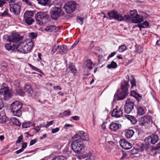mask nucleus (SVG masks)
Returning <instances> with one entry per match:
<instances>
[{
    "instance_id": "f257e3e1",
    "label": "nucleus",
    "mask_w": 160,
    "mask_h": 160,
    "mask_svg": "<svg viewBox=\"0 0 160 160\" xmlns=\"http://www.w3.org/2000/svg\"><path fill=\"white\" fill-rule=\"evenodd\" d=\"M33 43L30 39L25 40L20 42L17 46V49L20 52L27 53L32 49Z\"/></svg>"
},
{
    "instance_id": "f03ea898",
    "label": "nucleus",
    "mask_w": 160,
    "mask_h": 160,
    "mask_svg": "<svg viewBox=\"0 0 160 160\" xmlns=\"http://www.w3.org/2000/svg\"><path fill=\"white\" fill-rule=\"evenodd\" d=\"M49 15L46 12H39L35 15V18L37 23L41 25H44L49 21Z\"/></svg>"
},
{
    "instance_id": "7ed1b4c3",
    "label": "nucleus",
    "mask_w": 160,
    "mask_h": 160,
    "mask_svg": "<svg viewBox=\"0 0 160 160\" xmlns=\"http://www.w3.org/2000/svg\"><path fill=\"white\" fill-rule=\"evenodd\" d=\"M73 140L71 143V148L75 152L79 153L84 147V144L79 136L77 138L73 137Z\"/></svg>"
},
{
    "instance_id": "20e7f679",
    "label": "nucleus",
    "mask_w": 160,
    "mask_h": 160,
    "mask_svg": "<svg viewBox=\"0 0 160 160\" xmlns=\"http://www.w3.org/2000/svg\"><path fill=\"white\" fill-rule=\"evenodd\" d=\"M124 18L126 20L131 19L132 22L134 23L140 22L143 21V17L138 14L136 10L131 11L130 15H124Z\"/></svg>"
},
{
    "instance_id": "39448f33",
    "label": "nucleus",
    "mask_w": 160,
    "mask_h": 160,
    "mask_svg": "<svg viewBox=\"0 0 160 160\" xmlns=\"http://www.w3.org/2000/svg\"><path fill=\"white\" fill-rule=\"evenodd\" d=\"M22 104L18 101L13 102L11 105V111L14 116L20 117L22 115L20 109L22 108Z\"/></svg>"
},
{
    "instance_id": "423d86ee",
    "label": "nucleus",
    "mask_w": 160,
    "mask_h": 160,
    "mask_svg": "<svg viewBox=\"0 0 160 160\" xmlns=\"http://www.w3.org/2000/svg\"><path fill=\"white\" fill-rule=\"evenodd\" d=\"M0 94L3 96V99L7 100L11 98L12 93L8 85L5 83H3L0 89Z\"/></svg>"
},
{
    "instance_id": "0eeeda50",
    "label": "nucleus",
    "mask_w": 160,
    "mask_h": 160,
    "mask_svg": "<svg viewBox=\"0 0 160 160\" xmlns=\"http://www.w3.org/2000/svg\"><path fill=\"white\" fill-rule=\"evenodd\" d=\"M50 15L52 19L56 20L61 16L63 15L64 12L60 7H54L50 10Z\"/></svg>"
},
{
    "instance_id": "6e6552de",
    "label": "nucleus",
    "mask_w": 160,
    "mask_h": 160,
    "mask_svg": "<svg viewBox=\"0 0 160 160\" xmlns=\"http://www.w3.org/2000/svg\"><path fill=\"white\" fill-rule=\"evenodd\" d=\"M34 14L32 11H26L23 15L24 20L28 25H30L34 22V19L32 18Z\"/></svg>"
},
{
    "instance_id": "1a4fd4ad",
    "label": "nucleus",
    "mask_w": 160,
    "mask_h": 160,
    "mask_svg": "<svg viewBox=\"0 0 160 160\" xmlns=\"http://www.w3.org/2000/svg\"><path fill=\"white\" fill-rule=\"evenodd\" d=\"M107 13L110 19H114L118 21H121L124 20V18L115 11H110Z\"/></svg>"
},
{
    "instance_id": "9d476101",
    "label": "nucleus",
    "mask_w": 160,
    "mask_h": 160,
    "mask_svg": "<svg viewBox=\"0 0 160 160\" xmlns=\"http://www.w3.org/2000/svg\"><path fill=\"white\" fill-rule=\"evenodd\" d=\"M76 5V3L75 2L71 1L66 3L63 8L67 13H71L74 11Z\"/></svg>"
},
{
    "instance_id": "9b49d317",
    "label": "nucleus",
    "mask_w": 160,
    "mask_h": 160,
    "mask_svg": "<svg viewBox=\"0 0 160 160\" xmlns=\"http://www.w3.org/2000/svg\"><path fill=\"white\" fill-rule=\"evenodd\" d=\"M10 10L15 15H18L21 10V6L19 2L14 4H10Z\"/></svg>"
},
{
    "instance_id": "f8f14e48",
    "label": "nucleus",
    "mask_w": 160,
    "mask_h": 160,
    "mask_svg": "<svg viewBox=\"0 0 160 160\" xmlns=\"http://www.w3.org/2000/svg\"><path fill=\"white\" fill-rule=\"evenodd\" d=\"M128 93V92H126L121 89V90L118 91L117 93L114 95V100H119L123 99L126 98Z\"/></svg>"
},
{
    "instance_id": "ddd939ff",
    "label": "nucleus",
    "mask_w": 160,
    "mask_h": 160,
    "mask_svg": "<svg viewBox=\"0 0 160 160\" xmlns=\"http://www.w3.org/2000/svg\"><path fill=\"white\" fill-rule=\"evenodd\" d=\"M21 39L20 35L18 34L13 33L12 35L8 37V40L9 42L13 43L12 45L15 46V43Z\"/></svg>"
},
{
    "instance_id": "4468645a",
    "label": "nucleus",
    "mask_w": 160,
    "mask_h": 160,
    "mask_svg": "<svg viewBox=\"0 0 160 160\" xmlns=\"http://www.w3.org/2000/svg\"><path fill=\"white\" fill-rule=\"evenodd\" d=\"M119 142L122 148L125 150L129 149L132 146L131 143L124 139L120 140Z\"/></svg>"
},
{
    "instance_id": "2eb2a0df",
    "label": "nucleus",
    "mask_w": 160,
    "mask_h": 160,
    "mask_svg": "<svg viewBox=\"0 0 160 160\" xmlns=\"http://www.w3.org/2000/svg\"><path fill=\"white\" fill-rule=\"evenodd\" d=\"M150 136L146 138L144 140L145 144H141L140 146L141 151L142 152L144 150L147 151L150 147Z\"/></svg>"
},
{
    "instance_id": "dca6fc26",
    "label": "nucleus",
    "mask_w": 160,
    "mask_h": 160,
    "mask_svg": "<svg viewBox=\"0 0 160 160\" xmlns=\"http://www.w3.org/2000/svg\"><path fill=\"white\" fill-rule=\"evenodd\" d=\"M75 138H77L78 136L80 137V140L83 141H88L89 140V137L88 134L83 131H81L78 134L75 135L74 136Z\"/></svg>"
},
{
    "instance_id": "f3484780",
    "label": "nucleus",
    "mask_w": 160,
    "mask_h": 160,
    "mask_svg": "<svg viewBox=\"0 0 160 160\" xmlns=\"http://www.w3.org/2000/svg\"><path fill=\"white\" fill-rule=\"evenodd\" d=\"M24 90L28 93L29 96L32 98H35L37 96L35 93H34L32 87L29 85H26L24 88Z\"/></svg>"
},
{
    "instance_id": "a211bd4d",
    "label": "nucleus",
    "mask_w": 160,
    "mask_h": 160,
    "mask_svg": "<svg viewBox=\"0 0 160 160\" xmlns=\"http://www.w3.org/2000/svg\"><path fill=\"white\" fill-rule=\"evenodd\" d=\"M122 110L121 108H115L113 109L111 113L112 116L116 118H119L122 115Z\"/></svg>"
},
{
    "instance_id": "6ab92c4d",
    "label": "nucleus",
    "mask_w": 160,
    "mask_h": 160,
    "mask_svg": "<svg viewBox=\"0 0 160 160\" xmlns=\"http://www.w3.org/2000/svg\"><path fill=\"white\" fill-rule=\"evenodd\" d=\"M83 66L85 69H88L91 70L94 66V64L90 59H88L85 62Z\"/></svg>"
},
{
    "instance_id": "aec40b11",
    "label": "nucleus",
    "mask_w": 160,
    "mask_h": 160,
    "mask_svg": "<svg viewBox=\"0 0 160 160\" xmlns=\"http://www.w3.org/2000/svg\"><path fill=\"white\" fill-rule=\"evenodd\" d=\"M127 79L128 82L125 81H123L121 83V89L126 92H128V88L129 87V85L128 84V82L129 80V76H127Z\"/></svg>"
},
{
    "instance_id": "412c9836",
    "label": "nucleus",
    "mask_w": 160,
    "mask_h": 160,
    "mask_svg": "<svg viewBox=\"0 0 160 160\" xmlns=\"http://www.w3.org/2000/svg\"><path fill=\"white\" fill-rule=\"evenodd\" d=\"M60 28L59 27H56L53 25H49L47 26L45 30L49 32H57L59 31Z\"/></svg>"
},
{
    "instance_id": "4be33fe9",
    "label": "nucleus",
    "mask_w": 160,
    "mask_h": 160,
    "mask_svg": "<svg viewBox=\"0 0 160 160\" xmlns=\"http://www.w3.org/2000/svg\"><path fill=\"white\" fill-rule=\"evenodd\" d=\"M121 127V125L118 123L112 122L109 125V128L110 129L113 131H115L120 128Z\"/></svg>"
},
{
    "instance_id": "5701e85b",
    "label": "nucleus",
    "mask_w": 160,
    "mask_h": 160,
    "mask_svg": "<svg viewBox=\"0 0 160 160\" xmlns=\"http://www.w3.org/2000/svg\"><path fill=\"white\" fill-rule=\"evenodd\" d=\"M141 123L142 125H144L146 123L150 122V117L149 115H145L142 117L141 119Z\"/></svg>"
},
{
    "instance_id": "b1692460",
    "label": "nucleus",
    "mask_w": 160,
    "mask_h": 160,
    "mask_svg": "<svg viewBox=\"0 0 160 160\" xmlns=\"http://www.w3.org/2000/svg\"><path fill=\"white\" fill-rule=\"evenodd\" d=\"M67 47L65 45H58V50L61 54H63L67 52Z\"/></svg>"
},
{
    "instance_id": "393cba45",
    "label": "nucleus",
    "mask_w": 160,
    "mask_h": 160,
    "mask_svg": "<svg viewBox=\"0 0 160 160\" xmlns=\"http://www.w3.org/2000/svg\"><path fill=\"white\" fill-rule=\"evenodd\" d=\"M134 133L133 130L131 129H127L125 130V135L128 138H131Z\"/></svg>"
},
{
    "instance_id": "a878e982",
    "label": "nucleus",
    "mask_w": 160,
    "mask_h": 160,
    "mask_svg": "<svg viewBox=\"0 0 160 160\" xmlns=\"http://www.w3.org/2000/svg\"><path fill=\"white\" fill-rule=\"evenodd\" d=\"M38 3L42 6H50L51 0H37Z\"/></svg>"
},
{
    "instance_id": "bb28decb",
    "label": "nucleus",
    "mask_w": 160,
    "mask_h": 160,
    "mask_svg": "<svg viewBox=\"0 0 160 160\" xmlns=\"http://www.w3.org/2000/svg\"><path fill=\"white\" fill-rule=\"evenodd\" d=\"M6 118L5 113L3 112H1L0 113V122L5 123L7 121Z\"/></svg>"
},
{
    "instance_id": "cd10ccee",
    "label": "nucleus",
    "mask_w": 160,
    "mask_h": 160,
    "mask_svg": "<svg viewBox=\"0 0 160 160\" xmlns=\"http://www.w3.org/2000/svg\"><path fill=\"white\" fill-rule=\"evenodd\" d=\"M151 143L154 144L158 141L159 138L158 135L153 134L151 136Z\"/></svg>"
},
{
    "instance_id": "c85d7f7f",
    "label": "nucleus",
    "mask_w": 160,
    "mask_h": 160,
    "mask_svg": "<svg viewBox=\"0 0 160 160\" xmlns=\"http://www.w3.org/2000/svg\"><path fill=\"white\" fill-rule=\"evenodd\" d=\"M125 117L129 120L133 124H135L137 122L136 118L133 116L129 115H126Z\"/></svg>"
},
{
    "instance_id": "c756f323",
    "label": "nucleus",
    "mask_w": 160,
    "mask_h": 160,
    "mask_svg": "<svg viewBox=\"0 0 160 160\" xmlns=\"http://www.w3.org/2000/svg\"><path fill=\"white\" fill-rule=\"evenodd\" d=\"M137 115L141 116L145 113V112L143 108L141 107H138L137 108Z\"/></svg>"
},
{
    "instance_id": "7c9ffc66",
    "label": "nucleus",
    "mask_w": 160,
    "mask_h": 160,
    "mask_svg": "<svg viewBox=\"0 0 160 160\" xmlns=\"http://www.w3.org/2000/svg\"><path fill=\"white\" fill-rule=\"evenodd\" d=\"M134 103L130 100H127L125 106L130 108L132 109L134 108Z\"/></svg>"
},
{
    "instance_id": "2f4dec72",
    "label": "nucleus",
    "mask_w": 160,
    "mask_h": 160,
    "mask_svg": "<svg viewBox=\"0 0 160 160\" xmlns=\"http://www.w3.org/2000/svg\"><path fill=\"white\" fill-rule=\"evenodd\" d=\"M130 82L131 84V88H133L136 87V81L133 76H131Z\"/></svg>"
},
{
    "instance_id": "473e14b6",
    "label": "nucleus",
    "mask_w": 160,
    "mask_h": 160,
    "mask_svg": "<svg viewBox=\"0 0 160 160\" xmlns=\"http://www.w3.org/2000/svg\"><path fill=\"white\" fill-rule=\"evenodd\" d=\"M11 120L13 123L18 127L20 126L21 125V123L18 120L14 117H12L11 118Z\"/></svg>"
},
{
    "instance_id": "72a5a7b5",
    "label": "nucleus",
    "mask_w": 160,
    "mask_h": 160,
    "mask_svg": "<svg viewBox=\"0 0 160 160\" xmlns=\"http://www.w3.org/2000/svg\"><path fill=\"white\" fill-rule=\"evenodd\" d=\"M16 92L17 94L21 96H24L25 95V93L22 89L20 88L16 89Z\"/></svg>"
},
{
    "instance_id": "f704fd0d",
    "label": "nucleus",
    "mask_w": 160,
    "mask_h": 160,
    "mask_svg": "<svg viewBox=\"0 0 160 160\" xmlns=\"http://www.w3.org/2000/svg\"><path fill=\"white\" fill-rule=\"evenodd\" d=\"M149 23L147 21H145L142 24H138V27L140 28V31L141 30V28H147L149 26Z\"/></svg>"
},
{
    "instance_id": "c9c22d12",
    "label": "nucleus",
    "mask_w": 160,
    "mask_h": 160,
    "mask_svg": "<svg viewBox=\"0 0 160 160\" xmlns=\"http://www.w3.org/2000/svg\"><path fill=\"white\" fill-rule=\"evenodd\" d=\"M117 67V63L113 61H112L110 64H108L107 66V67L109 69L111 68H116Z\"/></svg>"
},
{
    "instance_id": "e433bc0d",
    "label": "nucleus",
    "mask_w": 160,
    "mask_h": 160,
    "mask_svg": "<svg viewBox=\"0 0 160 160\" xmlns=\"http://www.w3.org/2000/svg\"><path fill=\"white\" fill-rule=\"evenodd\" d=\"M71 115V112L69 110H66L60 114L62 116V118L67 117Z\"/></svg>"
},
{
    "instance_id": "4c0bfd02",
    "label": "nucleus",
    "mask_w": 160,
    "mask_h": 160,
    "mask_svg": "<svg viewBox=\"0 0 160 160\" xmlns=\"http://www.w3.org/2000/svg\"><path fill=\"white\" fill-rule=\"evenodd\" d=\"M130 95L131 96H133L136 98H138L139 97L140 98V99H141V97L140 96L139 94L137 93L134 91H131Z\"/></svg>"
},
{
    "instance_id": "58836bf2",
    "label": "nucleus",
    "mask_w": 160,
    "mask_h": 160,
    "mask_svg": "<svg viewBox=\"0 0 160 160\" xmlns=\"http://www.w3.org/2000/svg\"><path fill=\"white\" fill-rule=\"evenodd\" d=\"M12 46L13 45H12V42H11L10 44H6L5 47L6 49L9 51L10 50H12L14 49Z\"/></svg>"
},
{
    "instance_id": "ea45409f",
    "label": "nucleus",
    "mask_w": 160,
    "mask_h": 160,
    "mask_svg": "<svg viewBox=\"0 0 160 160\" xmlns=\"http://www.w3.org/2000/svg\"><path fill=\"white\" fill-rule=\"evenodd\" d=\"M127 49V47L125 45H122L119 46L118 50L120 52H122L125 51Z\"/></svg>"
},
{
    "instance_id": "a19ab883",
    "label": "nucleus",
    "mask_w": 160,
    "mask_h": 160,
    "mask_svg": "<svg viewBox=\"0 0 160 160\" xmlns=\"http://www.w3.org/2000/svg\"><path fill=\"white\" fill-rule=\"evenodd\" d=\"M52 160H66V158L63 156H57L54 157Z\"/></svg>"
},
{
    "instance_id": "79ce46f5",
    "label": "nucleus",
    "mask_w": 160,
    "mask_h": 160,
    "mask_svg": "<svg viewBox=\"0 0 160 160\" xmlns=\"http://www.w3.org/2000/svg\"><path fill=\"white\" fill-rule=\"evenodd\" d=\"M28 65L33 70L36 71L38 72L42 73V71L40 69L37 68L35 67V66H33L31 64L28 63Z\"/></svg>"
},
{
    "instance_id": "37998d69",
    "label": "nucleus",
    "mask_w": 160,
    "mask_h": 160,
    "mask_svg": "<svg viewBox=\"0 0 160 160\" xmlns=\"http://www.w3.org/2000/svg\"><path fill=\"white\" fill-rule=\"evenodd\" d=\"M141 151L140 147L139 149L138 148H133L131 151V153L132 154H136L138 153L139 151Z\"/></svg>"
},
{
    "instance_id": "c03bdc74",
    "label": "nucleus",
    "mask_w": 160,
    "mask_h": 160,
    "mask_svg": "<svg viewBox=\"0 0 160 160\" xmlns=\"http://www.w3.org/2000/svg\"><path fill=\"white\" fill-rule=\"evenodd\" d=\"M69 69L71 70V72L73 73H75L76 72V69L75 67L72 64H71L69 65Z\"/></svg>"
},
{
    "instance_id": "a18cd8bd",
    "label": "nucleus",
    "mask_w": 160,
    "mask_h": 160,
    "mask_svg": "<svg viewBox=\"0 0 160 160\" xmlns=\"http://www.w3.org/2000/svg\"><path fill=\"white\" fill-rule=\"evenodd\" d=\"M84 19V18L82 17H78L77 18L78 22L81 25H82L83 23Z\"/></svg>"
},
{
    "instance_id": "49530a36",
    "label": "nucleus",
    "mask_w": 160,
    "mask_h": 160,
    "mask_svg": "<svg viewBox=\"0 0 160 160\" xmlns=\"http://www.w3.org/2000/svg\"><path fill=\"white\" fill-rule=\"evenodd\" d=\"M133 109H132L131 108L129 107H127V106H125L124 107V110L126 113L127 114L129 113Z\"/></svg>"
},
{
    "instance_id": "de8ad7c7",
    "label": "nucleus",
    "mask_w": 160,
    "mask_h": 160,
    "mask_svg": "<svg viewBox=\"0 0 160 160\" xmlns=\"http://www.w3.org/2000/svg\"><path fill=\"white\" fill-rule=\"evenodd\" d=\"M31 124L30 123L23 122L22 124V127L24 128H29Z\"/></svg>"
},
{
    "instance_id": "09e8293b",
    "label": "nucleus",
    "mask_w": 160,
    "mask_h": 160,
    "mask_svg": "<svg viewBox=\"0 0 160 160\" xmlns=\"http://www.w3.org/2000/svg\"><path fill=\"white\" fill-rule=\"evenodd\" d=\"M58 49V45L57 46L55 45L54 46L52 50V54H53L55 53V52Z\"/></svg>"
},
{
    "instance_id": "8fccbe9b",
    "label": "nucleus",
    "mask_w": 160,
    "mask_h": 160,
    "mask_svg": "<svg viewBox=\"0 0 160 160\" xmlns=\"http://www.w3.org/2000/svg\"><path fill=\"white\" fill-rule=\"evenodd\" d=\"M29 36L32 38H35L37 37V33L33 32H31L29 33Z\"/></svg>"
},
{
    "instance_id": "3c124183",
    "label": "nucleus",
    "mask_w": 160,
    "mask_h": 160,
    "mask_svg": "<svg viewBox=\"0 0 160 160\" xmlns=\"http://www.w3.org/2000/svg\"><path fill=\"white\" fill-rule=\"evenodd\" d=\"M20 82L19 80H15L14 82V85L16 87L19 88L20 86Z\"/></svg>"
},
{
    "instance_id": "603ef678",
    "label": "nucleus",
    "mask_w": 160,
    "mask_h": 160,
    "mask_svg": "<svg viewBox=\"0 0 160 160\" xmlns=\"http://www.w3.org/2000/svg\"><path fill=\"white\" fill-rule=\"evenodd\" d=\"M54 123V120H52L50 122H47V124L45 126V127L48 128L49 126L52 125Z\"/></svg>"
},
{
    "instance_id": "864d4df0",
    "label": "nucleus",
    "mask_w": 160,
    "mask_h": 160,
    "mask_svg": "<svg viewBox=\"0 0 160 160\" xmlns=\"http://www.w3.org/2000/svg\"><path fill=\"white\" fill-rule=\"evenodd\" d=\"M7 9L6 11H5L4 12L2 13L1 15V16H9L10 17H11L10 15L8 13V11H7Z\"/></svg>"
},
{
    "instance_id": "5fc2aeb1",
    "label": "nucleus",
    "mask_w": 160,
    "mask_h": 160,
    "mask_svg": "<svg viewBox=\"0 0 160 160\" xmlns=\"http://www.w3.org/2000/svg\"><path fill=\"white\" fill-rule=\"evenodd\" d=\"M88 156H89V155H88V154H87V155H84L83 154H82V155H81L80 156L79 155L78 156V158L79 159H83V158H85L88 157Z\"/></svg>"
},
{
    "instance_id": "6e6d98bb",
    "label": "nucleus",
    "mask_w": 160,
    "mask_h": 160,
    "mask_svg": "<svg viewBox=\"0 0 160 160\" xmlns=\"http://www.w3.org/2000/svg\"><path fill=\"white\" fill-rule=\"evenodd\" d=\"M59 130V128H53L52 129V133H55L58 132Z\"/></svg>"
},
{
    "instance_id": "4d7b16f0",
    "label": "nucleus",
    "mask_w": 160,
    "mask_h": 160,
    "mask_svg": "<svg viewBox=\"0 0 160 160\" xmlns=\"http://www.w3.org/2000/svg\"><path fill=\"white\" fill-rule=\"evenodd\" d=\"M22 1L26 4L28 5H31L32 2H31L29 0H22Z\"/></svg>"
},
{
    "instance_id": "13d9d810",
    "label": "nucleus",
    "mask_w": 160,
    "mask_h": 160,
    "mask_svg": "<svg viewBox=\"0 0 160 160\" xmlns=\"http://www.w3.org/2000/svg\"><path fill=\"white\" fill-rule=\"evenodd\" d=\"M7 3V0H0V7H2L3 5Z\"/></svg>"
},
{
    "instance_id": "bf43d9fd",
    "label": "nucleus",
    "mask_w": 160,
    "mask_h": 160,
    "mask_svg": "<svg viewBox=\"0 0 160 160\" xmlns=\"http://www.w3.org/2000/svg\"><path fill=\"white\" fill-rule=\"evenodd\" d=\"M143 51V48L141 46H139L138 47L137 49V52L139 53H140Z\"/></svg>"
},
{
    "instance_id": "052dcab7",
    "label": "nucleus",
    "mask_w": 160,
    "mask_h": 160,
    "mask_svg": "<svg viewBox=\"0 0 160 160\" xmlns=\"http://www.w3.org/2000/svg\"><path fill=\"white\" fill-rule=\"evenodd\" d=\"M104 60V57L102 56H99L98 57V62L101 63Z\"/></svg>"
},
{
    "instance_id": "680f3d73",
    "label": "nucleus",
    "mask_w": 160,
    "mask_h": 160,
    "mask_svg": "<svg viewBox=\"0 0 160 160\" xmlns=\"http://www.w3.org/2000/svg\"><path fill=\"white\" fill-rule=\"evenodd\" d=\"M116 53V52H114L111 53L108 57L107 59L108 60L110 58H111L113 57L114 55H115Z\"/></svg>"
},
{
    "instance_id": "e2e57ef3",
    "label": "nucleus",
    "mask_w": 160,
    "mask_h": 160,
    "mask_svg": "<svg viewBox=\"0 0 160 160\" xmlns=\"http://www.w3.org/2000/svg\"><path fill=\"white\" fill-rule=\"evenodd\" d=\"M23 139V137L22 135L18 138V139L16 141L17 143H19Z\"/></svg>"
},
{
    "instance_id": "0e129e2a",
    "label": "nucleus",
    "mask_w": 160,
    "mask_h": 160,
    "mask_svg": "<svg viewBox=\"0 0 160 160\" xmlns=\"http://www.w3.org/2000/svg\"><path fill=\"white\" fill-rule=\"evenodd\" d=\"M37 142V140L36 139L33 140H31L30 142V146L32 145L35 143Z\"/></svg>"
},
{
    "instance_id": "69168bd1",
    "label": "nucleus",
    "mask_w": 160,
    "mask_h": 160,
    "mask_svg": "<svg viewBox=\"0 0 160 160\" xmlns=\"http://www.w3.org/2000/svg\"><path fill=\"white\" fill-rule=\"evenodd\" d=\"M72 118L74 120H79L80 119V118L78 116H74L72 117Z\"/></svg>"
},
{
    "instance_id": "338daca9",
    "label": "nucleus",
    "mask_w": 160,
    "mask_h": 160,
    "mask_svg": "<svg viewBox=\"0 0 160 160\" xmlns=\"http://www.w3.org/2000/svg\"><path fill=\"white\" fill-rule=\"evenodd\" d=\"M27 146V143L26 142H24L22 143V148H23V149L25 148Z\"/></svg>"
},
{
    "instance_id": "774afa93",
    "label": "nucleus",
    "mask_w": 160,
    "mask_h": 160,
    "mask_svg": "<svg viewBox=\"0 0 160 160\" xmlns=\"http://www.w3.org/2000/svg\"><path fill=\"white\" fill-rule=\"evenodd\" d=\"M42 54L41 53H38V61H39L42 60L41 58Z\"/></svg>"
}]
</instances>
